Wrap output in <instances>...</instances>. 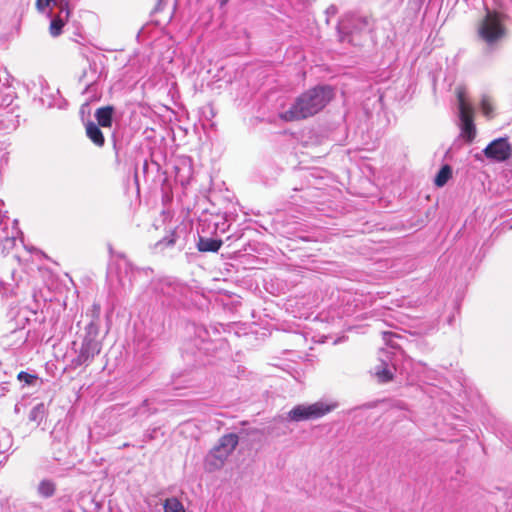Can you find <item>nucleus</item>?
<instances>
[{"label": "nucleus", "mask_w": 512, "mask_h": 512, "mask_svg": "<svg viewBox=\"0 0 512 512\" xmlns=\"http://www.w3.org/2000/svg\"><path fill=\"white\" fill-rule=\"evenodd\" d=\"M372 29L371 19L367 16L348 13L339 21L337 26L339 41L354 46L361 44L363 36Z\"/></svg>", "instance_id": "f03ea898"}, {"label": "nucleus", "mask_w": 512, "mask_h": 512, "mask_svg": "<svg viewBox=\"0 0 512 512\" xmlns=\"http://www.w3.org/2000/svg\"><path fill=\"white\" fill-rule=\"evenodd\" d=\"M222 245L221 240L199 237L197 247L202 252H217Z\"/></svg>", "instance_id": "2eb2a0df"}, {"label": "nucleus", "mask_w": 512, "mask_h": 512, "mask_svg": "<svg viewBox=\"0 0 512 512\" xmlns=\"http://www.w3.org/2000/svg\"><path fill=\"white\" fill-rule=\"evenodd\" d=\"M510 228H512V225L510 226Z\"/></svg>", "instance_id": "7c9ffc66"}, {"label": "nucleus", "mask_w": 512, "mask_h": 512, "mask_svg": "<svg viewBox=\"0 0 512 512\" xmlns=\"http://www.w3.org/2000/svg\"><path fill=\"white\" fill-rule=\"evenodd\" d=\"M51 4L57 5V0H36V7L40 12H44Z\"/></svg>", "instance_id": "b1692460"}, {"label": "nucleus", "mask_w": 512, "mask_h": 512, "mask_svg": "<svg viewBox=\"0 0 512 512\" xmlns=\"http://www.w3.org/2000/svg\"><path fill=\"white\" fill-rule=\"evenodd\" d=\"M12 436L10 432L5 429H0V454L7 452L12 447Z\"/></svg>", "instance_id": "a211bd4d"}, {"label": "nucleus", "mask_w": 512, "mask_h": 512, "mask_svg": "<svg viewBox=\"0 0 512 512\" xmlns=\"http://www.w3.org/2000/svg\"><path fill=\"white\" fill-rule=\"evenodd\" d=\"M65 3H68L66 0H57V5L61 10V6H65Z\"/></svg>", "instance_id": "bb28decb"}, {"label": "nucleus", "mask_w": 512, "mask_h": 512, "mask_svg": "<svg viewBox=\"0 0 512 512\" xmlns=\"http://www.w3.org/2000/svg\"><path fill=\"white\" fill-rule=\"evenodd\" d=\"M501 512H512V494L506 498L504 506L502 507Z\"/></svg>", "instance_id": "393cba45"}, {"label": "nucleus", "mask_w": 512, "mask_h": 512, "mask_svg": "<svg viewBox=\"0 0 512 512\" xmlns=\"http://www.w3.org/2000/svg\"><path fill=\"white\" fill-rule=\"evenodd\" d=\"M117 273L119 284L125 288L132 286V283L140 270L135 268L126 257L117 260Z\"/></svg>", "instance_id": "6e6552de"}, {"label": "nucleus", "mask_w": 512, "mask_h": 512, "mask_svg": "<svg viewBox=\"0 0 512 512\" xmlns=\"http://www.w3.org/2000/svg\"><path fill=\"white\" fill-rule=\"evenodd\" d=\"M458 110L460 119L461 137L467 142H472L476 136V128L472 119V107L467 103L465 92L457 90Z\"/></svg>", "instance_id": "423d86ee"}, {"label": "nucleus", "mask_w": 512, "mask_h": 512, "mask_svg": "<svg viewBox=\"0 0 512 512\" xmlns=\"http://www.w3.org/2000/svg\"><path fill=\"white\" fill-rule=\"evenodd\" d=\"M228 0H221V4L224 5Z\"/></svg>", "instance_id": "c756f323"}, {"label": "nucleus", "mask_w": 512, "mask_h": 512, "mask_svg": "<svg viewBox=\"0 0 512 512\" xmlns=\"http://www.w3.org/2000/svg\"><path fill=\"white\" fill-rule=\"evenodd\" d=\"M164 512H186L183 504L175 497L168 498L164 503Z\"/></svg>", "instance_id": "aec40b11"}, {"label": "nucleus", "mask_w": 512, "mask_h": 512, "mask_svg": "<svg viewBox=\"0 0 512 512\" xmlns=\"http://www.w3.org/2000/svg\"><path fill=\"white\" fill-rule=\"evenodd\" d=\"M478 32L480 38L489 47L496 45L505 35L501 15L497 12L487 10L486 16L482 20Z\"/></svg>", "instance_id": "20e7f679"}, {"label": "nucleus", "mask_w": 512, "mask_h": 512, "mask_svg": "<svg viewBox=\"0 0 512 512\" xmlns=\"http://www.w3.org/2000/svg\"><path fill=\"white\" fill-rule=\"evenodd\" d=\"M94 310H95V313H96V317H98V314H99V311H100V307L98 305H94Z\"/></svg>", "instance_id": "cd10ccee"}, {"label": "nucleus", "mask_w": 512, "mask_h": 512, "mask_svg": "<svg viewBox=\"0 0 512 512\" xmlns=\"http://www.w3.org/2000/svg\"><path fill=\"white\" fill-rule=\"evenodd\" d=\"M86 135L98 147H102L105 143L102 131L94 122L86 124Z\"/></svg>", "instance_id": "ddd939ff"}, {"label": "nucleus", "mask_w": 512, "mask_h": 512, "mask_svg": "<svg viewBox=\"0 0 512 512\" xmlns=\"http://www.w3.org/2000/svg\"><path fill=\"white\" fill-rule=\"evenodd\" d=\"M452 175V169L449 165H444L435 177V185L438 187L444 186Z\"/></svg>", "instance_id": "6ab92c4d"}, {"label": "nucleus", "mask_w": 512, "mask_h": 512, "mask_svg": "<svg viewBox=\"0 0 512 512\" xmlns=\"http://www.w3.org/2000/svg\"><path fill=\"white\" fill-rule=\"evenodd\" d=\"M113 110L112 106L101 107L96 110L95 118L100 126L111 127Z\"/></svg>", "instance_id": "4468645a"}, {"label": "nucleus", "mask_w": 512, "mask_h": 512, "mask_svg": "<svg viewBox=\"0 0 512 512\" xmlns=\"http://www.w3.org/2000/svg\"><path fill=\"white\" fill-rule=\"evenodd\" d=\"M239 442L238 436L235 433H229L223 435L216 445L219 449H221L223 452L227 453L228 455H231L232 452L235 450Z\"/></svg>", "instance_id": "f8f14e48"}, {"label": "nucleus", "mask_w": 512, "mask_h": 512, "mask_svg": "<svg viewBox=\"0 0 512 512\" xmlns=\"http://www.w3.org/2000/svg\"><path fill=\"white\" fill-rule=\"evenodd\" d=\"M335 408L336 404L330 405L322 401L307 405L300 404L296 405L288 412L287 418L294 422L314 420L323 417Z\"/></svg>", "instance_id": "39448f33"}, {"label": "nucleus", "mask_w": 512, "mask_h": 512, "mask_svg": "<svg viewBox=\"0 0 512 512\" xmlns=\"http://www.w3.org/2000/svg\"><path fill=\"white\" fill-rule=\"evenodd\" d=\"M481 110L486 117H488V118L493 117L494 108H493L492 102L488 96H484L482 98Z\"/></svg>", "instance_id": "412c9836"}, {"label": "nucleus", "mask_w": 512, "mask_h": 512, "mask_svg": "<svg viewBox=\"0 0 512 512\" xmlns=\"http://www.w3.org/2000/svg\"><path fill=\"white\" fill-rule=\"evenodd\" d=\"M45 413V405L43 403H39L31 409L28 418L31 422L40 424L45 417Z\"/></svg>", "instance_id": "f3484780"}, {"label": "nucleus", "mask_w": 512, "mask_h": 512, "mask_svg": "<svg viewBox=\"0 0 512 512\" xmlns=\"http://www.w3.org/2000/svg\"><path fill=\"white\" fill-rule=\"evenodd\" d=\"M99 324L92 320L85 327V336L83 338L78 355L72 360L73 367H79L89 364L96 355L101 352L102 342L98 339Z\"/></svg>", "instance_id": "7ed1b4c3"}, {"label": "nucleus", "mask_w": 512, "mask_h": 512, "mask_svg": "<svg viewBox=\"0 0 512 512\" xmlns=\"http://www.w3.org/2000/svg\"><path fill=\"white\" fill-rule=\"evenodd\" d=\"M56 486L55 483L51 480L44 479L42 480L37 488V492L41 497L49 498L52 497L55 493Z\"/></svg>", "instance_id": "dca6fc26"}, {"label": "nucleus", "mask_w": 512, "mask_h": 512, "mask_svg": "<svg viewBox=\"0 0 512 512\" xmlns=\"http://www.w3.org/2000/svg\"><path fill=\"white\" fill-rule=\"evenodd\" d=\"M17 379L20 381V382H23L27 385H33L36 380H37V376L36 375H33V374H29L25 371H21L18 375H17Z\"/></svg>", "instance_id": "4be33fe9"}, {"label": "nucleus", "mask_w": 512, "mask_h": 512, "mask_svg": "<svg viewBox=\"0 0 512 512\" xmlns=\"http://www.w3.org/2000/svg\"><path fill=\"white\" fill-rule=\"evenodd\" d=\"M333 97L334 90L331 86H316L298 96L294 103L280 114V118L287 122L306 119L320 112Z\"/></svg>", "instance_id": "f257e3e1"}, {"label": "nucleus", "mask_w": 512, "mask_h": 512, "mask_svg": "<svg viewBox=\"0 0 512 512\" xmlns=\"http://www.w3.org/2000/svg\"><path fill=\"white\" fill-rule=\"evenodd\" d=\"M337 12V8L334 6V5H331L330 7L327 8L326 10V13L328 15H335Z\"/></svg>", "instance_id": "a878e982"}, {"label": "nucleus", "mask_w": 512, "mask_h": 512, "mask_svg": "<svg viewBox=\"0 0 512 512\" xmlns=\"http://www.w3.org/2000/svg\"><path fill=\"white\" fill-rule=\"evenodd\" d=\"M388 336L390 337V336H393V335H392V333H390V332H385V333H384V338H385V340H387V341H389V340L387 339V337H388Z\"/></svg>", "instance_id": "c85d7f7f"}, {"label": "nucleus", "mask_w": 512, "mask_h": 512, "mask_svg": "<svg viewBox=\"0 0 512 512\" xmlns=\"http://www.w3.org/2000/svg\"><path fill=\"white\" fill-rule=\"evenodd\" d=\"M229 456L230 455L215 446L205 457V470L208 472H214L221 469Z\"/></svg>", "instance_id": "1a4fd4ad"}, {"label": "nucleus", "mask_w": 512, "mask_h": 512, "mask_svg": "<svg viewBox=\"0 0 512 512\" xmlns=\"http://www.w3.org/2000/svg\"><path fill=\"white\" fill-rule=\"evenodd\" d=\"M176 238H177V234H176V231L173 230L171 231L170 235L164 237L163 239H161L157 245L158 246H173L175 243H176Z\"/></svg>", "instance_id": "5701e85b"}, {"label": "nucleus", "mask_w": 512, "mask_h": 512, "mask_svg": "<svg viewBox=\"0 0 512 512\" xmlns=\"http://www.w3.org/2000/svg\"><path fill=\"white\" fill-rule=\"evenodd\" d=\"M484 154L488 159L497 162L506 161L512 154V148L507 138L493 140L485 149Z\"/></svg>", "instance_id": "0eeeda50"}, {"label": "nucleus", "mask_w": 512, "mask_h": 512, "mask_svg": "<svg viewBox=\"0 0 512 512\" xmlns=\"http://www.w3.org/2000/svg\"><path fill=\"white\" fill-rule=\"evenodd\" d=\"M381 364L377 367H375V375L378 378V380L382 383H386L393 378V371L390 368V356L389 352L387 351H381L380 356Z\"/></svg>", "instance_id": "9d476101"}, {"label": "nucleus", "mask_w": 512, "mask_h": 512, "mask_svg": "<svg viewBox=\"0 0 512 512\" xmlns=\"http://www.w3.org/2000/svg\"><path fill=\"white\" fill-rule=\"evenodd\" d=\"M69 17V5L68 3H65V6H61V11L59 12V15L51 20L49 31L53 37H57L62 33V28L68 21Z\"/></svg>", "instance_id": "9b49d317"}]
</instances>
